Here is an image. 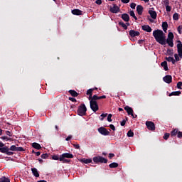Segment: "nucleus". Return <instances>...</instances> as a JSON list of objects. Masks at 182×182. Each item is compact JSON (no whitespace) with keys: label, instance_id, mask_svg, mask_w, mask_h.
<instances>
[{"label":"nucleus","instance_id":"nucleus-1","mask_svg":"<svg viewBox=\"0 0 182 182\" xmlns=\"http://www.w3.org/2000/svg\"><path fill=\"white\" fill-rule=\"evenodd\" d=\"M153 36L161 45H166V34L161 30L154 31Z\"/></svg>","mask_w":182,"mask_h":182},{"label":"nucleus","instance_id":"nucleus-2","mask_svg":"<svg viewBox=\"0 0 182 182\" xmlns=\"http://www.w3.org/2000/svg\"><path fill=\"white\" fill-rule=\"evenodd\" d=\"M177 42H178L177 49H178V55L177 54H174V58L178 62V60H180V58L182 59V43H181V41H180Z\"/></svg>","mask_w":182,"mask_h":182},{"label":"nucleus","instance_id":"nucleus-3","mask_svg":"<svg viewBox=\"0 0 182 182\" xmlns=\"http://www.w3.org/2000/svg\"><path fill=\"white\" fill-rule=\"evenodd\" d=\"M173 39H174V35L173 33L170 32L168 34V38L166 39V43L171 48H173L174 46V43H173Z\"/></svg>","mask_w":182,"mask_h":182},{"label":"nucleus","instance_id":"nucleus-4","mask_svg":"<svg viewBox=\"0 0 182 182\" xmlns=\"http://www.w3.org/2000/svg\"><path fill=\"white\" fill-rule=\"evenodd\" d=\"M87 110V109H86V105H82L78 108L77 114H79V116H85V114H86V111Z\"/></svg>","mask_w":182,"mask_h":182},{"label":"nucleus","instance_id":"nucleus-5","mask_svg":"<svg viewBox=\"0 0 182 182\" xmlns=\"http://www.w3.org/2000/svg\"><path fill=\"white\" fill-rule=\"evenodd\" d=\"M94 163H107V159L103 158L102 156H97L93 158Z\"/></svg>","mask_w":182,"mask_h":182},{"label":"nucleus","instance_id":"nucleus-6","mask_svg":"<svg viewBox=\"0 0 182 182\" xmlns=\"http://www.w3.org/2000/svg\"><path fill=\"white\" fill-rule=\"evenodd\" d=\"M90 105L93 112H97V110H99V105H97V102L96 101L90 100Z\"/></svg>","mask_w":182,"mask_h":182},{"label":"nucleus","instance_id":"nucleus-7","mask_svg":"<svg viewBox=\"0 0 182 182\" xmlns=\"http://www.w3.org/2000/svg\"><path fill=\"white\" fill-rule=\"evenodd\" d=\"M98 132L100 134H102V136H109V134H110V132L103 127L99 128Z\"/></svg>","mask_w":182,"mask_h":182},{"label":"nucleus","instance_id":"nucleus-8","mask_svg":"<svg viewBox=\"0 0 182 182\" xmlns=\"http://www.w3.org/2000/svg\"><path fill=\"white\" fill-rule=\"evenodd\" d=\"M124 110H126V112H127L129 115H131L132 117H133V119H134L135 117H137V115L134 116V114H133V109L129 106H126L124 107Z\"/></svg>","mask_w":182,"mask_h":182},{"label":"nucleus","instance_id":"nucleus-9","mask_svg":"<svg viewBox=\"0 0 182 182\" xmlns=\"http://www.w3.org/2000/svg\"><path fill=\"white\" fill-rule=\"evenodd\" d=\"M146 126L148 127L149 130H155L156 127L154 126V124L153 122H149L147 121L146 122Z\"/></svg>","mask_w":182,"mask_h":182},{"label":"nucleus","instance_id":"nucleus-10","mask_svg":"<svg viewBox=\"0 0 182 182\" xmlns=\"http://www.w3.org/2000/svg\"><path fill=\"white\" fill-rule=\"evenodd\" d=\"M149 14L150 16L152 18V19L157 18V13H156V11H154V10L150 9L149 11Z\"/></svg>","mask_w":182,"mask_h":182},{"label":"nucleus","instance_id":"nucleus-11","mask_svg":"<svg viewBox=\"0 0 182 182\" xmlns=\"http://www.w3.org/2000/svg\"><path fill=\"white\" fill-rule=\"evenodd\" d=\"M119 11V8L117 5H114L112 7L110 8V11L112 12V14H117Z\"/></svg>","mask_w":182,"mask_h":182},{"label":"nucleus","instance_id":"nucleus-12","mask_svg":"<svg viewBox=\"0 0 182 182\" xmlns=\"http://www.w3.org/2000/svg\"><path fill=\"white\" fill-rule=\"evenodd\" d=\"M129 35L132 38H134L135 36H139V35H140V33L134 30H131L129 31Z\"/></svg>","mask_w":182,"mask_h":182},{"label":"nucleus","instance_id":"nucleus-13","mask_svg":"<svg viewBox=\"0 0 182 182\" xmlns=\"http://www.w3.org/2000/svg\"><path fill=\"white\" fill-rule=\"evenodd\" d=\"M60 157H63L64 159H73V154L70 153H64L60 155Z\"/></svg>","mask_w":182,"mask_h":182},{"label":"nucleus","instance_id":"nucleus-14","mask_svg":"<svg viewBox=\"0 0 182 182\" xmlns=\"http://www.w3.org/2000/svg\"><path fill=\"white\" fill-rule=\"evenodd\" d=\"M172 77L171 75H166L163 80L164 81H165L166 83H171V80H172Z\"/></svg>","mask_w":182,"mask_h":182},{"label":"nucleus","instance_id":"nucleus-15","mask_svg":"<svg viewBox=\"0 0 182 182\" xmlns=\"http://www.w3.org/2000/svg\"><path fill=\"white\" fill-rule=\"evenodd\" d=\"M143 31H145V32H151V27L147 25H144L141 26Z\"/></svg>","mask_w":182,"mask_h":182},{"label":"nucleus","instance_id":"nucleus-16","mask_svg":"<svg viewBox=\"0 0 182 182\" xmlns=\"http://www.w3.org/2000/svg\"><path fill=\"white\" fill-rule=\"evenodd\" d=\"M31 171L34 177H39V172H38V169H36V168H31Z\"/></svg>","mask_w":182,"mask_h":182},{"label":"nucleus","instance_id":"nucleus-17","mask_svg":"<svg viewBox=\"0 0 182 182\" xmlns=\"http://www.w3.org/2000/svg\"><path fill=\"white\" fill-rule=\"evenodd\" d=\"M136 11H137V13L139 14V15H141V14H143V6L141 5H138L136 6Z\"/></svg>","mask_w":182,"mask_h":182},{"label":"nucleus","instance_id":"nucleus-18","mask_svg":"<svg viewBox=\"0 0 182 182\" xmlns=\"http://www.w3.org/2000/svg\"><path fill=\"white\" fill-rule=\"evenodd\" d=\"M73 15H82V11L79 9H74L72 11Z\"/></svg>","mask_w":182,"mask_h":182},{"label":"nucleus","instance_id":"nucleus-19","mask_svg":"<svg viewBox=\"0 0 182 182\" xmlns=\"http://www.w3.org/2000/svg\"><path fill=\"white\" fill-rule=\"evenodd\" d=\"M32 146L34 149H36L37 150H40V149H41V144L36 142L33 143Z\"/></svg>","mask_w":182,"mask_h":182},{"label":"nucleus","instance_id":"nucleus-20","mask_svg":"<svg viewBox=\"0 0 182 182\" xmlns=\"http://www.w3.org/2000/svg\"><path fill=\"white\" fill-rule=\"evenodd\" d=\"M80 161L81 163H85V164H89V163H92V159H80Z\"/></svg>","mask_w":182,"mask_h":182},{"label":"nucleus","instance_id":"nucleus-21","mask_svg":"<svg viewBox=\"0 0 182 182\" xmlns=\"http://www.w3.org/2000/svg\"><path fill=\"white\" fill-rule=\"evenodd\" d=\"M122 18L124 21H125V22H129V14H122Z\"/></svg>","mask_w":182,"mask_h":182},{"label":"nucleus","instance_id":"nucleus-22","mask_svg":"<svg viewBox=\"0 0 182 182\" xmlns=\"http://www.w3.org/2000/svg\"><path fill=\"white\" fill-rule=\"evenodd\" d=\"M161 65L164 68V70H168V67L167 66V63L166 61L162 62Z\"/></svg>","mask_w":182,"mask_h":182},{"label":"nucleus","instance_id":"nucleus-23","mask_svg":"<svg viewBox=\"0 0 182 182\" xmlns=\"http://www.w3.org/2000/svg\"><path fill=\"white\" fill-rule=\"evenodd\" d=\"M168 24H167V22H164V23H162V28H163V31H164V32H167V28H168Z\"/></svg>","mask_w":182,"mask_h":182},{"label":"nucleus","instance_id":"nucleus-24","mask_svg":"<svg viewBox=\"0 0 182 182\" xmlns=\"http://www.w3.org/2000/svg\"><path fill=\"white\" fill-rule=\"evenodd\" d=\"M166 59L168 62H172L173 65L176 63V60L173 57H166Z\"/></svg>","mask_w":182,"mask_h":182},{"label":"nucleus","instance_id":"nucleus-25","mask_svg":"<svg viewBox=\"0 0 182 182\" xmlns=\"http://www.w3.org/2000/svg\"><path fill=\"white\" fill-rule=\"evenodd\" d=\"M181 95V92L180 91H176V92H171L169 96H180Z\"/></svg>","mask_w":182,"mask_h":182},{"label":"nucleus","instance_id":"nucleus-26","mask_svg":"<svg viewBox=\"0 0 182 182\" xmlns=\"http://www.w3.org/2000/svg\"><path fill=\"white\" fill-rule=\"evenodd\" d=\"M110 168H116V167H119V164L114 162L109 164Z\"/></svg>","mask_w":182,"mask_h":182},{"label":"nucleus","instance_id":"nucleus-27","mask_svg":"<svg viewBox=\"0 0 182 182\" xmlns=\"http://www.w3.org/2000/svg\"><path fill=\"white\" fill-rule=\"evenodd\" d=\"M129 15H130V16H132V18H134V19H135V21H137V17L136 16L134 11H129Z\"/></svg>","mask_w":182,"mask_h":182},{"label":"nucleus","instance_id":"nucleus-28","mask_svg":"<svg viewBox=\"0 0 182 182\" xmlns=\"http://www.w3.org/2000/svg\"><path fill=\"white\" fill-rule=\"evenodd\" d=\"M93 90H95V89H90L87 91V95H90L89 100L92 98V92H93Z\"/></svg>","mask_w":182,"mask_h":182},{"label":"nucleus","instance_id":"nucleus-29","mask_svg":"<svg viewBox=\"0 0 182 182\" xmlns=\"http://www.w3.org/2000/svg\"><path fill=\"white\" fill-rule=\"evenodd\" d=\"M1 182H11V180H9V178H6V177H2L0 179Z\"/></svg>","mask_w":182,"mask_h":182},{"label":"nucleus","instance_id":"nucleus-30","mask_svg":"<svg viewBox=\"0 0 182 182\" xmlns=\"http://www.w3.org/2000/svg\"><path fill=\"white\" fill-rule=\"evenodd\" d=\"M69 93H70L71 95H73L74 97H77V92H76V91H75V90H71L69 91Z\"/></svg>","mask_w":182,"mask_h":182},{"label":"nucleus","instance_id":"nucleus-31","mask_svg":"<svg viewBox=\"0 0 182 182\" xmlns=\"http://www.w3.org/2000/svg\"><path fill=\"white\" fill-rule=\"evenodd\" d=\"M60 161H63V163H69V160L63 158V156H60Z\"/></svg>","mask_w":182,"mask_h":182},{"label":"nucleus","instance_id":"nucleus-32","mask_svg":"<svg viewBox=\"0 0 182 182\" xmlns=\"http://www.w3.org/2000/svg\"><path fill=\"white\" fill-rule=\"evenodd\" d=\"M171 136H177V134H178V130L174 129L171 132Z\"/></svg>","mask_w":182,"mask_h":182},{"label":"nucleus","instance_id":"nucleus-33","mask_svg":"<svg viewBox=\"0 0 182 182\" xmlns=\"http://www.w3.org/2000/svg\"><path fill=\"white\" fill-rule=\"evenodd\" d=\"M100 100V97H97V95H93L90 100H94L95 102H96V100Z\"/></svg>","mask_w":182,"mask_h":182},{"label":"nucleus","instance_id":"nucleus-34","mask_svg":"<svg viewBox=\"0 0 182 182\" xmlns=\"http://www.w3.org/2000/svg\"><path fill=\"white\" fill-rule=\"evenodd\" d=\"M127 136H128V137H133V136H134V133H133V132H132V130H129L127 132Z\"/></svg>","mask_w":182,"mask_h":182},{"label":"nucleus","instance_id":"nucleus-35","mask_svg":"<svg viewBox=\"0 0 182 182\" xmlns=\"http://www.w3.org/2000/svg\"><path fill=\"white\" fill-rule=\"evenodd\" d=\"M173 18L174 21H178V14L175 13L173 16Z\"/></svg>","mask_w":182,"mask_h":182},{"label":"nucleus","instance_id":"nucleus-36","mask_svg":"<svg viewBox=\"0 0 182 182\" xmlns=\"http://www.w3.org/2000/svg\"><path fill=\"white\" fill-rule=\"evenodd\" d=\"M16 146L15 145H12L11 147H10V150H11V151H16Z\"/></svg>","mask_w":182,"mask_h":182},{"label":"nucleus","instance_id":"nucleus-37","mask_svg":"<svg viewBox=\"0 0 182 182\" xmlns=\"http://www.w3.org/2000/svg\"><path fill=\"white\" fill-rule=\"evenodd\" d=\"M0 151L1 153H6L8 151V148H1Z\"/></svg>","mask_w":182,"mask_h":182},{"label":"nucleus","instance_id":"nucleus-38","mask_svg":"<svg viewBox=\"0 0 182 182\" xmlns=\"http://www.w3.org/2000/svg\"><path fill=\"white\" fill-rule=\"evenodd\" d=\"M60 158H59V156H58V155H53V156H52V159H53V160H60Z\"/></svg>","mask_w":182,"mask_h":182},{"label":"nucleus","instance_id":"nucleus-39","mask_svg":"<svg viewBox=\"0 0 182 182\" xmlns=\"http://www.w3.org/2000/svg\"><path fill=\"white\" fill-rule=\"evenodd\" d=\"M112 114H109L108 117H107V122H109V123L112 122Z\"/></svg>","mask_w":182,"mask_h":182},{"label":"nucleus","instance_id":"nucleus-40","mask_svg":"<svg viewBox=\"0 0 182 182\" xmlns=\"http://www.w3.org/2000/svg\"><path fill=\"white\" fill-rule=\"evenodd\" d=\"M48 157H49L48 154H43L41 155V159H48Z\"/></svg>","mask_w":182,"mask_h":182},{"label":"nucleus","instance_id":"nucleus-41","mask_svg":"<svg viewBox=\"0 0 182 182\" xmlns=\"http://www.w3.org/2000/svg\"><path fill=\"white\" fill-rule=\"evenodd\" d=\"M168 137H170V134H168V133L165 134L164 136V140H167V139H168Z\"/></svg>","mask_w":182,"mask_h":182},{"label":"nucleus","instance_id":"nucleus-42","mask_svg":"<svg viewBox=\"0 0 182 182\" xmlns=\"http://www.w3.org/2000/svg\"><path fill=\"white\" fill-rule=\"evenodd\" d=\"M178 33H180V35H181V33H182V26H179L178 27Z\"/></svg>","mask_w":182,"mask_h":182},{"label":"nucleus","instance_id":"nucleus-43","mask_svg":"<svg viewBox=\"0 0 182 182\" xmlns=\"http://www.w3.org/2000/svg\"><path fill=\"white\" fill-rule=\"evenodd\" d=\"M130 8H132V9H136V4L135 3H132L130 4Z\"/></svg>","mask_w":182,"mask_h":182},{"label":"nucleus","instance_id":"nucleus-44","mask_svg":"<svg viewBox=\"0 0 182 182\" xmlns=\"http://www.w3.org/2000/svg\"><path fill=\"white\" fill-rule=\"evenodd\" d=\"M2 140H6V141L11 140V139L8 136H1Z\"/></svg>","mask_w":182,"mask_h":182},{"label":"nucleus","instance_id":"nucleus-45","mask_svg":"<svg viewBox=\"0 0 182 182\" xmlns=\"http://www.w3.org/2000/svg\"><path fill=\"white\" fill-rule=\"evenodd\" d=\"M107 117V114H101V119L100 120L103 121V119H105V117Z\"/></svg>","mask_w":182,"mask_h":182},{"label":"nucleus","instance_id":"nucleus-46","mask_svg":"<svg viewBox=\"0 0 182 182\" xmlns=\"http://www.w3.org/2000/svg\"><path fill=\"white\" fill-rule=\"evenodd\" d=\"M109 127H110L111 130H113V132H114V130H116V127L113 124H109Z\"/></svg>","mask_w":182,"mask_h":182},{"label":"nucleus","instance_id":"nucleus-47","mask_svg":"<svg viewBox=\"0 0 182 182\" xmlns=\"http://www.w3.org/2000/svg\"><path fill=\"white\" fill-rule=\"evenodd\" d=\"M181 86H182V82H178L177 83V87L178 89H181Z\"/></svg>","mask_w":182,"mask_h":182},{"label":"nucleus","instance_id":"nucleus-48","mask_svg":"<svg viewBox=\"0 0 182 182\" xmlns=\"http://www.w3.org/2000/svg\"><path fill=\"white\" fill-rule=\"evenodd\" d=\"M73 146L75 147V149H80V146L79 144H74Z\"/></svg>","mask_w":182,"mask_h":182},{"label":"nucleus","instance_id":"nucleus-49","mask_svg":"<svg viewBox=\"0 0 182 182\" xmlns=\"http://www.w3.org/2000/svg\"><path fill=\"white\" fill-rule=\"evenodd\" d=\"M119 24H120L124 29H127V26H126V24H124V23H119Z\"/></svg>","mask_w":182,"mask_h":182},{"label":"nucleus","instance_id":"nucleus-50","mask_svg":"<svg viewBox=\"0 0 182 182\" xmlns=\"http://www.w3.org/2000/svg\"><path fill=\"white\" fill-rule=\"evenodd\" d=\"M166 9L167 12H170V11H171V7L170 6H166Z\"/></svg>","mask_w":182,"mask_h":182},{"label":"nucleus","instance_id":"nucleus-51","mask_svg":"<svg viewBox=\"0 0 182 182\" xmlns=\"http://www.w3.org/2000/svg\"><path fill=\"white\" fill-rule=\"evenodd\" d=\"M16 151H23V147H17Z\"/></svg>","mask_w":182,"mask_h":182},{"label":"nucleus","instance_id":"nucleus-52","mask_svg":"<svg viewBox=\"0 0 182 182\" xmlns=\"http://www.w3.org/2000/svg\"><path fill=\"white\" fill-rule=\"evenodd\" d=\"M6 134L7 136H9L10 137L12 136V134H11V132H9V131H6Z\"/></svg>","mask_w":182,"mask_h":182},{"label":"nucleus","instance_id":"nucleus-53","mask_svg":"<svg viewBox=\"0 0 182 182\" xmlns=\"http://www.w3.org/2000/svg\"><path fill=\"white\" fill-rule=\"evenodd\" d=\"M95 2L97 5H102V0H97Z\"/></svg>","mask_w":182,"mask_h":182},{"label":"nucleus","instance_id":"nucleus-54","mask_svg":"<svg viewBox=\"0 0 182 182\" xmlns=\"http://www.w3.org/2000/svg\"><path fill=\"white\" fill-rule=\"evenodd\" d=\"M123 4H129L130 2V0H121Z\"/></svg>","mask_w":182,"mask_h":182},{"label":"nucleus","instance_id":"nucleus-55","mask_svg":"<svg viewBox=\"0 0 182 182\" xmlns=\"http://www.w3.org/2000/svg\"><path fill=\"white\" fill-rule=\"evenodd\" d=\"M6 154H8V156H12L14 154V153L11 152V151H9L8 149H7Z\"/></svg>","mask_w":182,"mask_h":182},{"label":"nucleus","instance_id":"nucleus-56","mask_svg":"<svg viewBox=\"0 0 182 182\" xmlns=\"http://www.w3.org/2000/svg\"><path fill=\"white\" fill-rule=\"evenodd\" d=\"M178 138L182 137V132H178Z\"/></svg>","mask_w":182,"mask_h":182},{"label":"nucleus","instance_id":"nucleus-57","mask_svg":"<svg viewBox=\"0 0 182 182\" xmlns=\"http://www.w3.org/2000/svg\"><path fill=\"white\" fill-rule=\"evenodd\" d=\"M69 100H70L71 102H76V99H75L73 97H70Z\"/></svg>","mask_w":182,"mask_h":182},{"label":"nucleus","instance_id":"nucleus-58","mask_svg":"<svg viewBox=\"0 0 182 182\" xmlns=\"http://www.w3.org/2000/svg\"><path fill=\"white\" fill-rule=\"evenodd\" d=\"M126 124V120L121 122V126H124Z\"/></svg>","mask_w":182,"mask_h":182},{"label":"nucleus","instance_id":"nucleus-59","mask_svg":"<svg viewBox=\"0 0 182 182\" xmlns=\"http://www.w3.org/2000/svg\"><path fill=\"white\" fill-rule=\"evenodd\" d=\"M109 159H113V157H114V154H109Z\"/></svg>","mask_w":182,"mask_h":182},{"label":"nucleus","instance_id":"nucleus-60","mask_svg":"<svg viewBox=\"0 0 182 182\" xmlns=\"http://www.w3.org/2000/svg\"><path fill=\"white\" fill-rule=\"evenodd\" d=\"M70 139H72V135L68 136L66 138V141H69V140H70Z\"/></svg>","mask_w":182,"mask_h":182},{"label":"nucleus","instance_id":"nucleus-61","mask_svg":"<svg viewBox=\"0 0 182 182\" xmlns=\"http://www.w3.org/2000/svg\"><path fill=\"white\" fill-rule=\"evenodd\" d=\"M4 143L0 141V147H4Z\"/></svg>","mask_w":182,"mask_h":182},{"label":"nucleus","instance_id":"nucleus-62","mask_svg":"<svg viewBox=\"0 0 182 182\" xmlns=\"http://www.w3.org/2000/svg\"><path fill=\"white\" fill-rule=\"evenodd\" d=\"M100 99H106V97H105V95L100 96Z\"/></svg>","mask_w":182,"mask_h":182},{"label":"nucleus","instance_id":"nucleus-63","mask_svg":"<svg viewBox=\"0 0 182 182\" xmlns=\"http://www.w3.org/2000/svg\"><path fill=\"white\" fill-rule=\"evenodd\" d=\"M36 156H41V152L38 151L36 153Z\"/></svg>","mask_w":182,"mask_h":182},{"label":"nucleus","instance_id":"nucleus-64","mask_svg":"<svg viewBox=\"0 0 182 182\" xmlns=\"http://www.w3.org/2000/svg\"><path fill=\"white\" fill-rule=\"evenodd\" d=\"M38 182H47V181L45 180H42V181H38Z\"/></svg>","mask_w":182,"mask_h":182}]
</instances>
